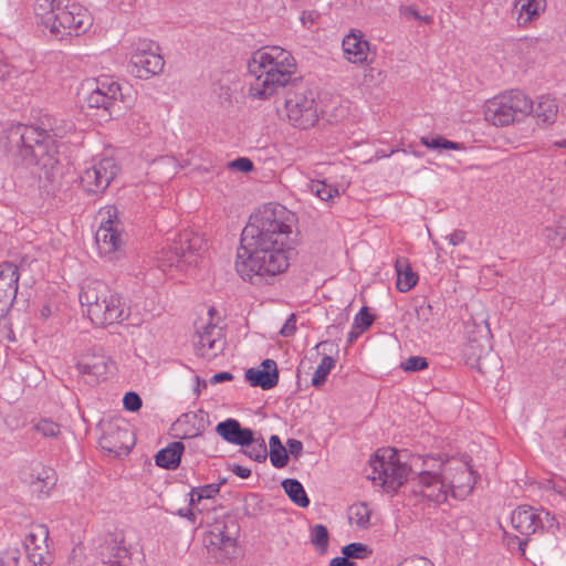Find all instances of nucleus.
Wrapping results in <instances>:
<instances>
[{"mask_svg":"<svg viewBox=\"0 0 566 566\" xmlns=\"http://www.w3.org/2000/svg\"><path fill=\"white\" fill-rule=\"evenodd\" d=\"M291 213L281 205L269 203L250 216L241 233L235 270L244 281L274 276L289 268L287 240Z\"/></svg>","mask_w":566,"mask_h":566,"instance_id":"nucleus-1","label":"nucleus"},{"mask_svg":"<svg viewBox=\"0 0 566 566\" xmlns=\"http://www.w3.org/2000/svg\"><path fill=\"white\" fill-rule=\"evenodd\" d=\"M422 470L413 479L412 492L440 504L451 495L455 500L467 499L473 491L475 479L470 465L459 460H446L427 455Z\"/></svg>","mask_w":566,"mask_h":566,"instance_id":"nucleus-2","label":"nucleus"},{"mask_svg":"<svg viewBox=\"0 0 566 566\" xmlns=\"http://www.w3.org/2000/svg\"><path fill=\"white\" fill-rule=\"evenodd\" d=\"M74 125L61 117L44 115L36 125H17L9 140L19 148L27 165L53 166L57 159V139L65 137Z\"/></svg>","mask_w":566,"mask_h":566,"instance_id":"nucleus-3","label":"nucleus"},{"mask_svg":"<svg viewBox=\"0 0 566 566\" xmlns=\"http://www.w3.org/2000/svg\"><path fill=\"white\" fill-rule=\"evenodd\" d=\"M296 70L293 55L280 46L255 51L248 62L249 96L265 101L285 87Z\"/></svg>","mask_w":566,"mask_h":566,"instance_id":"nucleus-4","label":"nucleus"},{"mask_svg":"<svg viewBox=\"0 0 566 566\" xmlns=\"http://www.w3.org/2000/svg\"><path fill=\"white\" fill-rule=\"evenodd\" d=\"M80 303L86 307L87 316L96 326L122 324L130 315L125 298L98 280H86L81 286Z\"/></svg>","mask_w":566,"mask_h":566,"instance_id":"nucleus-5","label":"nucleus"},{"mask_svg":"<svg viewBox=\"0 0 566 566\" xmlns=\"http://www.w3.org/2000/svg\"><path fill=\"white\" fill-rule=\"evenodd\" d=\"M50 11L43 17L42 23L59 39L66 35H80L92 24L88 12L78 3L70 0H43Z\"/></svg>","mask_w":566,"mask_h":566,"instance_id":"nucleus-6","label":"nucleus"},{"mask_svg":"<svg viewBox=\"0 0 566 566\" xmlns=\"http://www.w3.org/2000/svg\"><path fill=\"white\" fill-rule=\"evenodd\" d=\"M409 471L395 449H379L369 460L366 475L387 493H395L407 481Z\"/></svg>","mask_w":566,"mask_h":566,"instance_id":"nucleus-7","label":"nucleus"},{"mask_svg":"<svg viewBox=\"0 0 566 566\" xmlns=\"http://www.w3.org/2000/svg\"><path fill=\"white\" fill-rule=\"evenodd\" d=\"M239 532L240 526L235 520L228 516L217 518L209 525L202 538L208 555L219 564L237 558Z\"/></svg>","mask_w":566,"mask_h":566,"instance_id":"nucleus-8","label":"nucleus"},{"mask_svg":"<svg viewBox=\"0 0 566 566\" xmlns=\"http://www.w3.org/2000/svg\"><path fill=\"white\" fill-rule=\"evenodd\" d=\"M532 111V101L521 91L512 90L489 99L484 106V116L494 126H507Z\"/></svg>","mask_w":566,"mask_h":566,"instance_id":"nucleus-9","label":"nucleus"},{"mask_svg":"<svg viewBox=\"0 0 566 566\" xmlns=\"http://www.w3.org/2000/svg\"><path fill=\"white\" fill-rule=\"evenodd\" d=\"M286 115L291 124L301 129L313 127L318 120L314 92L305 84H294L285 98Z\"/></svg>","mask_w":566,"mask_h":566,"instance_id":"nucleus-10","label":"nucleus"},{"mask_svg":"<svg viewBox=\"0 0 566 566\" xmlns=\"http://www.w3.org/2000/svg\"><path fill=\"white\" fill-rule=\"evenodd\" d=\"M115 209L101 211L99 227L95 232V243L101 256L113 261L118 258L125 244L122 222L117 219Z\"/></svg>","mask_w":566,"mask_h":566,"instance_id":"nucleus-11","label":"nucleus"},{"mask_svg":"<svg viewBox=\"0 0 566 566\" xmlns=\"http://www.w3.org/2000/svg\"><path fill=\"white\" fill-rule=\"evenodd\" d=\"M165 60L159 45L153 40L138 39L133 44L129 59V71L142 80H148L163 72Z\"/></svg>","mask_w":566,"mask_h":566,"instance_id":"nucleus-12","label":"nucleus"},{"mask_svg":"<svg viewBox=\"0 0 566 566\" xmlns=\"http://www.w3.org/2000/svg\"><path fill=\"white\" fill-rule=\"evenodd\" d=\"M205 241L200 234L185 230L174 238L169 251L165 252L161 266L185 270L197 264V256L203 249Z\"/></svg>","mask_w":566,"mask_h":566,"instance_id":"nucleus-13","label":"nucleus"},{"mask_svg":"<svg viewBox=\"0 0 566 566\" xmlns=\"http://www.w3.org/2000/svg\"><path fill=\"white\" fill-rule=\"evenodd\" d=\"M119 171L113 158L106 157L94 161L81 174L80 180L88 193L104 192Z\"/></svg>","mask_w":566,"mask_h":566,"instance_id":"nucleus-14","label":"nucleus"},{"mask_svg":"<svg viewBox=\"0 0 566 566\" xmlns=\"http://www.w3.org/2000/svg\"><path fill=\"white\" fill-rule=\"evenodd\" d=\"M554 516L543 509L520 505L511 514V524L518 533L530 536L554 526Z\"/></svg>","mask_w":566,"mask_h":566,"instance_id":"nucleus-15","label":"nucleus"},{"mask_svg":"<svg viewBox=\"0 0 566 566\" xmlns=\"http://www.w3.org/2000/svg\"><path fill=\"white\" fill-rule=\"evenodd\" d=\"M193 345L198 356L208 360L213 359L226 346L222 328L212 323L197 326Z\"/></svg>","mask_w":566,"mask_h":566,"instance_id":"nucleus-16","label":"nucleus"},{"mask_svg":"<svg viewBox=\"0 0 566 566\" xmlns=\"http://www.w3.org/2000/svg\"><path fill=\"white\" fill-rule=\"evenodd\" d=\"M94 85L86 97L88 107L102 108L112 116L113 108L122 96L119 84L111 78L103 77L96 80Z\"/></svg>","mask_w":566,"mask_h":566,"instance_id":"nucleus-17","label":"nucleus"},{"mask_svg":"<svg viewBox=\"0 0 566 566\" xmlns=\"http://www.w3.org/2000/svg\"><path fill=\"white\" fill-rule=\"evenodd\" d=\"M77 369L93 381L105 379L108 374L109 359L101 346H91L77 359Z\"/></svg>","mask_w":566,"mask_h":566,"instance_id":"nucleus-18","label":"nucleus"},{"mask_svg":"<svg viewBox=\"0 0 566 566\" xmlns=\"http://www.w3.org/2000/svg\"><path fill=\"white\" fill-rule=\"evenodd\" d=\"M19 269L15 264H0V313L4 314L13 306L19 287Z\"/></svg>","mask_w":566,"mask_h":566,"instance_id":"nucleus-19","label":"nucleus"},{"mask_svg":"<svg viewBox=\"0 0 566 566\" xmlns=\"http://www.w3.org/2000/svg\"><path fill=\"white\" fill-rule=\"evenodd\" d=\"M99 444L103 449L117 455L128 453L135 444V437L127 424L109 426Z\"/></svg>","mask_w":566,"mask_h":566,"instance_id":"nucleus-20","label":"nucleus"},{"mask_svg":"<svg viewBox=\"0 0 566 566\" xmlns=\"http://www.w3.org/2000/svg\"><path fill=\"white\" fill-rule=\"evenodd\" d=\"M216 432L228 443L234 446H250L254 442V431L250 428L241 427L237 419L228 418L216 427Z\"/></svg>","mask_w":566,"mask_h":566,"instance_id":"nucleus-21","label":"nucleus"},{"mask_svg":"<svg viewBox=\"0 0 566 566\" xmlns=\"http://www.w3.org/2000/svg\"><path fill=\"white\" fill-rule=\"evenodd\" d=\"M262 368H249L245 371V379L253 387L270 390L279 382V370L273 359H265L261 363Z\"/></svg>","mask_w":566,"mask_h":566,"instance_id":"nucleus-22","label":"nucleus"},{"mask_svg":"<svg viewBox=\"0 0 566 566\" xmlns=\"http://www.w3.org/2000/svg\"><path fill=\"white\" fill-rule=\"evenodd\" d=\"M546 9V0H514L512 14L520 27H526Z\"/></svg>","mask_w":566,"mask_h":566,"instance_id":"nucleus-23","label":"nucleus"},{"mask_svg":"<svg viewBox=\"0 0 566 566\" xmlns=\"http://www.w3.org/2000/svg\"><path fill=\"white\" fill-rule=\"evenodd\" d=\"M343 50L346 59L352 63H364L368 59L369 44L363 39L360 32H352L343 40Z\"/></svg>","mask_w":566,"mask_h":566,"instance_id":"nucleus-24","label":"nucleus"},{"mask_svg":"<svg viewBox=\"0 0 566 566\" xmlns=\"http://www.w3.org/2000/svg\"><path fill=\"white\" fill-rule=\"evenodd\" d=\"M395 270L397 274L396 286L399 292L406 293L416 286L418 274L411 269L408 259L397 258L395 261Z\"/></svg>","mask_w":566,"mask_h":566,"instance_id":"nucleus-25","label":"nucleus"},{"mask_svg":"<svg viewBox=\"0 0 566 566\" xmlns=\"http://www.w3.org/2000/svg\"><path fill=\"white\" fill-rule=\"evenodd\" d=\"M185 446L180 441H174L157 452L155 462L158 467L174 470L180 464Z\"/></svg>","mask_w":566,"mask_h":566,"instance_id":"nucleus-26","label":"nucleus"},{"mask_svg":"<svg viewBox=\"0 0 566 566\" xmlns=\"http://www.w3.org/2000/svg\"><path fill=\"white\" fill-rule=\"evenodd\" d=\"M32 476H34V480L31 481L33 490L46 496L57 481L55 471L49 467L40 468Z\"/></svg>","mask_w":566,"mask_h":566,"instance_id":"nucleus-27","label":"nucleus"},{"mask_svg":"<svg viewBox=\"0 0 566 566\" xmlns=\"http://www.w3.org/2000/svg\"><path fill=\"white\" fill-rule=\"evenodd\" d=\"M282 486L294 504L303 509L310 505V499L304 490V486L298 480L285 479L282 482Z\"/></svg>","mask_w":566,"mask_h":566,"instance_id":"nucleus-28","label":"nucleus"},{"mask_svg":"<svg viewBox=\"0 0 566 566\" xmlns=\"http://www.w3.org/2000/svg\"><path fill=\"white\" fill-rule=\"evenodd\" d=\"M269 447L268 455L270 457L271 464L276 469L284 468L289 462V453L279 436L273 434L270 437Z\"/></svg>","mask_w":566,"mask_h":566,"instance_id":"nucleus-29","label":"nucleus"},{"mask_svg":"<svg viewBox=\"0 0 566 566\" xmlns=\"http://www.w3.org/2000/svg\"><path fill=\"white\" fill-rule=\"evenodd\" d=\"M32 429L44 439H59L62 434V427L51 418H39L32 420Z\"/></svg>","mask_w":566,"mask_h":566,"instance_id":"nucleus-30","label":"nucleus"},{"mask_svg":"<svg viewBox=\"0 0 566 566\" xmlns=\"http://www.w3.org/2000/svg\"><path fill=\"white\" fill-rule=\"evenodd\" d=\"M49 538V528L41 524L34 526L24 537L25 552L36 551L38 547L48 546L46 541Z\"/></svg>","mask_w":566,"mask_h":566,"instance_id":"nucleus-31","label":"nucleus"},{"mask_svg":"<svg viewBox=\"0 0 566 566\" xmlns=\"http://www.w3.org/2000/svg\"><path fill=\"white\" fill-rule=\"evenodd\" d=\"M370 509L366 503H356L349 507V521L360 528H366L370 524Z\"/></svg>","mask_w":566,"mask_h":566,"instance_id":"nucleus-32","label":"nucleus"},{"mask_svg":"<svg viewBox=\"0 0 566 566\" xmlns=\"http://www.w3.org/2000/svg\"><path fill=\"white\" fill-rule=\"evenodd\" d=\"M306 189L323 201H329L338 196V190L332 185L321 180H310L306 182Z\"/></svg>","mask_w":566,"mask_h":566,"instance_id":"nucleus-33","label":"nucleus"},{"mask_svg":"<svg viewBox=\"0 0 566 566\" xmlns=\"http://www.w3.org/2000/svg\"><path fill=\"white\" fill-rule=\"evenodd\" d=\"M336 365V359L332 356H324L318 364L312 377V385L316 388L325 384L327 376Z\"/></svg>","mask_w":566,"mask_h":566,"instance_id":"nucleus-34","label":"nucleus"},{"mask_svg":"<svg viewBox=\"0 0 566 566\" xmlns=\"http://www.w3.org/2000/svg\"><path fill=\"white\" fill-rule=\"evenodd\" d=\"M420 143L423 146H426L430 149H434V150H441V149L460 150L463 148L462 144L448 140L442 136H432V137L431 136H422L420 138Z\"/></svg>","mask_w":566,"mask_h":566,"instance_id":"nucleus-35","label":"nucleus"},{"mask_svg":"<svg viewBox=\"0 0 566 566\" xmlns=\"http://www.w3.org/2000/svg\"><path fill=\"white\" fill-rule=\"evenodd\" d=\"M248 449L244 450V454L256 462H264L268 458V448L264 439L254 437V442L250 446H245Z\"/></svg>","mask_w":566,"mask_h":566,"instance_id":"nucleus-36","label":"nucleus"},{"mask_svg":"<svg viewBox=\"0 0 566 566\" xmlns=\"http://www.w3.org/2000/svg\"><path fill=\"white\" fill-rule=\"evenodd\" d=\"M342 553L349 559H363L367 558L371 554V549L363 543H350L342 548Z\"/></svg>","mask_w":566,"mask_h":566,"instance_id":"nucleus-37","label":"nucleus"},{"mask_svg":"<svg viewBox=\"0 0 566 566\" xmlns=\"http://www.w3.org/2000/svg\"><path fill=\"white\" fill-rule=\"evenodd\" d=\"M27 557L32 566H50L51 564L48 546H41L36 551L28 552Z\"/></svg>","mask_w":566,"mask_h":566,"instance_id":"nucleus-38","label":"nucleus"},{"mask_svg":"<svg viewBox=\"0 0 566 566\" xmlns=\"http://www.w3.org/2000/svg\"><path fill=\"white\" fill-rule=\"evenodd\" d=\"M312 543L317 548L326 549L328 546V531L326 526L316 524L312 528Z\"/></svg>","mask_w":566,"mask_h":566,"instance_id":"nucleus-39","label":"nucleus"},{"mask_svg":"<svg viewBox=\"0 0 566 566\" xmlns=\"http://www.w3.org/2000/svg\"><path fill=\"white\" fill-rule=\"evenodd\" d=\"M535 112L537 117L542 118L544 123H553L557 113V107L553 102H541Z\"/></svg>","mask_w":566,"mask_h":566,"instance_id":"nucleus-40","label":"nucleus"},{"mask_svg":"<svg viewBox=\"0 0 566 566\" xmlns=\"http://www.w3.org/2000/svg\"><path fill=\"white\" fill-rule=\"evenodd\" d=\"M400 367L407 373H416L428 367V361L421 356H410L400 364Z\"/></svg>","mask_w":566,"mask_h":566,"instance_id":"nucleus-41","label":"nucleus"},{"mask_svg":"<svg viewBox=\"0 0 566 566\" xmlns=\"http://www.w3.org/2000/svg\"><path fill=\"white\" fill-rule=\"evenodd\" d=\"M374 315L369 314L368 308L363 306L359 312L355 315L353 325L360 331L368 329L374 323Z\"/></svg>","mask_w":566,"mask_h":566,"instance_id":"nucleus-42","label":"nucleus"},{"mask_svg":"<svg viewBox=\"0 0 566 566\" xmlns=\"http://www.w3.org/2000/svg\"><path fill=\"white\" fill-rule=\"evenodd\" d=\"M223 482L224 481H222L220 483H210V484L195 488V493L197 494L196 500L213 499L220 492V488Z\"/></svg>","mask_w":566,"mask_h":566,"instance_id":"nucleus-43","label":"nucleus"},{"mask_svg":"<svg viewBox=\"0 0 566 566\" xmlns=\"http://www.w3.org/2000/svg\"><path fill=\"white\" fill-rule=\"evenodd\" d=\"M20 556L18 547H8L0 552V563L2 566H18Z\"/></svg>","mask_w":566,"mask_h":566,"instance_id":"nucleus-44","label":"nucleus"},{"mask_svg":"<svg viewBox=\"0 0 566 566\" xmlns=\"http://www.w3.org/2000/svg\"><path fill=\"white\" fill-rule=\"evenodd\" d=\"M123 403L124 408L128 411H137L143 405L140 397L134 391L125 394Z\"/></svg>","mask_w":566,"mask_h":566,"instance_id":"nucleus-45","label":"nucleus"},{"mask_svg":"<svg viewBox=\"0 0 566 566\" xmlns=\"http://www.w3.org/2000/svg\"><path fill=\"white\" fill-rule=\"evenodd\" d=\"M228 167L232 170L241 172H249L253 169V163L247 157H239L228 164Z\"/></svg>","mask_w":566,"mask_h":566,"instance_id":"nucleus-46","label":"nucleus"},{"mask_svg":"<svg viewBox=\"0 0 566 566\" xmlns=\"http://www.w3.org/2000/svg\"><path fill=\"white\" fill-rule=\"evenodd\" d=\"M319 18V13L315 10H304L300 15V21L302 25L306 29H312V27L317 22Z\"/></svg>","mask_w":566,"mask_h":566,"instance_id":"nucleus-47","label":"nucleus"},{"mask_svg":"<svg viewBox=\"0 0 566 566\" xmlns=\"http://www.w3.org/2000/svg\"><path fill=\"white\" fill-rule=\"evenodd\" d=\"M287 453L294 459H298L303 453V443L297 439H289L286 442Z\"/></svg>","mask_w":566,"mask_h":566,"instance_id":"nucleus-48","label":"nucleus"},{"mask_svg":"<svg viewBox=\"0 0 566 566\" xmlns=\"http://www.w3.org/2000/svg\"><path fill=\"white\" fill-rule=\"evenodd\" d=\"M295 331H296V318H295V315L292 314L286 319V322L282 326V328L280 329V334L284 337H290L295 333Z\"/></svg>","mask_w":566,"mask_h":566,"instance_id":"nucleus-49","label":"nucleus"},{"mask_svg":"<svg viewBox=\"0 0 566 566\" xmlns=\"http://www.w3.org/2000/svg\"><path fill=\"white\" fill-rule=\"evenodd\" d=\"M446 239L449 241L451 245H459L465 240V232L462 230H454L452 233L448 234Z\"/></svg>","mask_w":566,"mask_h":566,"instance_id":"nucleus-50","label":"nucleus"},{"mask_svg":"<svg viewBox=\"0 0 566 566\" xmlns=\"http://www.w3.org/2000/svg\"><path fill=\"white\" fill-rule=\"evenodd\" d=\"M400 14L407 19H420L421 14L418 12V10L412 6H402L400 7Z\"/></svg>","mask_w":566,"mask_h":566,"instance_id":"nucleus-51","label":"nucleus"},{"mask_svg":"<svg viewBox=\"0 0 566 566\" xmlns=\"http://www.w3.org/2000/svg\"><path fill=\"white\" fill-rule=\"evenodd\" d=\"M233 379V375L229 371H221V373H217L214 374L211 379H210V382L211 384H219V382H223V381H230Z\"/></svg>","mask_w":566,"mask_h":566,"instance_id":"nucleus-52","label":"nucleus"},{"mask_svg":"<svg viewBox=\"0 0 566 566\" xmlns=\"http://www.w3.org/2000/svg\"><path fill=\"white\" fill-rule=\"evenodd\" d=\"M231 471L241 479H248L251 475V470L240 464H233Z\"/></svg>","mask_w":566,"mask_h":566,"instance_id":"nucleus-53","label":"nucleus"},{"mask_svg":"<svg viewBox=\"0 0 566 566\" xmlns=\"http://www.w3.org/2000/svg\"><path fill=\"white\" fill-rule=\"evenodd\" d=\"M355 563L352 562L346 555L342 556V557H334L331 563H329V566H354Z\"/></svg>","mask_w":566,"mask_h":566,"instance_id":"nucleus-54","label":"nucleus"},{"mask_svg":"<svg viewBox=\"0 0 566 566\" xmlns=\"http://www.w3.org/2000/svg\"><path fill=\"white\" fill-rule=\"evenodd\" d=\"M178 515L191 521L192 523L196 521V515L190 509H179Z\"/></svg>","mask_w":566,"mask_h":566,"instance_id":"nucleus-55","label":"nucleus"},{"mask_svg":"<svg viewBox=\"0 0 566 566\" xmlns=\"http://www.w3.org/2000/svg\"><path fill=\"white\" fill-rule=\"evenodd\" d=\"M364 331L356 328L355 325L352 326L350 332L348 333V343H353Z\"/></svg>","mask_w":566,"mask_h":566,"instance_id":"nucleus-56","label":"nucleus"},{"mask_svg":"<svg viewBox=\"0 0 566 566\" xmlns=\"http://www.w3.org/2000/svg\"><path fill=\"white\" fill-rule=\"evenodd\" d=\"M430 312H431V306L429 304H422L417 310V313H418L419 316L420 315L426 316Z\"/></svg>","mask_w":566,"mask_h":566,"instance_id":"nucleus-57","label":"nucleus"},{"mask_svg":"<svg viewBox=\"0 0 566 566\" xmlns=\"http://www.w3.org/2000/svg\"><path fill=\"white\" fill-rule=\"evenodd\" d=\"M189 495H190V505H193V504L199 503L201 501V500H196L197 494L195 493V488L191 489Z\"/></svg>","mask_w":566,"mask_h":566,"instance_id":"nucleus-58","label":"nucleus"},{"mask_svg":"<svg viewBox=\"0 0 566 566\" xmlns=\"http://www.w3.org/2000/svg\"><path fill=\"white\" fill-rule=\"evenodd\" d=\"M418 20L421 22H424L427 24H430L432 22V17L431 15H421V18Z\"/></svg>","mask_w":566,"mask_h":566,"instance_id":"nucleus-59","label":"nucleus"},{"mask_svg":"<svg viewBox=\"0 0 566 566\" xmlns=\"http://www.w3.org/2000/svg\"><path fill=\"white\" fill-rule=\"evenodd\" d=\"M327 345V342H321L316 345V347H321V346H326Z\"/></svg>","mask_w":566,"mask_h":566,"instance_id":"nucleus-60","label":"nucleus"}]
</instances>
